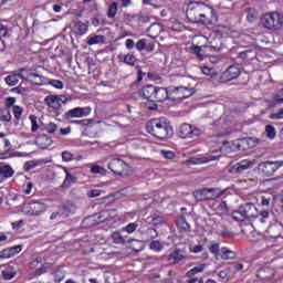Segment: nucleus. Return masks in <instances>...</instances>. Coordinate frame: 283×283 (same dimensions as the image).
<instances>
[{
    "mask_svg": "<svg viewBox=\"0 0 283 283\" xmlns=\"http://www.w3.org/2000/svg\"><path fill=\"white\" fill-rule=\"evenodd\" d=\"M212 14V19L218 21V17L213 14V9L202 2H189L186 17L190 23H201V25H213V20L209 19Z\"/></svg>",
    "mask_w": 283,
    "mask_h": 283,
    "instance_id": "1",
    "label": "nucleus"
},
{
    "mask_svg": "<svg viewBox=\"0 0 283 283\" xmlns=\"http://www.w3.org/2000/svg\"><path fill=\"white\" fill-rule=\"evenodd\" d=\"M146 129L148 134H151L155 138H159V140L169 138V136L174 134V128L168 124L165 117L151 119L146 125Z\"/></svg>",
    "mask_w": 283,
    "mask_h": 283,
    "instance_id": "2",
    "label": "nucleus"
},
{
    "mask_svg": "<svg viewBox=\"0 0 283 283\" xmlns=\"http://www.w3.org/2000/svg\"><path fill=\"white\" fill-rule=\"evenodd\" d=\"M260 216L258 207L253 202H247L239 207L237 211L232 212V220L243 222V220H255Z\"/></svg>",
    "mask_w": 283,
    "mask_h": 283,
    "instance_id": "3",
    "label": "nucleus"
},
{
    "mask_svg": "<svg viewBox=\"0 0 283 283\" xmlns=\"http://www.w3.org/2000/svg\"><path fill=\"white\" fill-rule=\"evenodd\" d=\"M261 23L271 32H280L283 28V14L277 11L265 13L261 18Z\"/></svg>",
    "mask_w": 283,
    "mask_h": 283,
    "instance_id": "4",
    "label": "nucleus"
},
{
    "mask_svg": "<svg viewBox=\"0 0 283 283\" xmlns=\"http://www.w3.org/2000/svg\"><path fill=\"white\" fill-rule=\"evenodd\" d=\"M223 193L224 190L220 188H201L193 191V198L199 202H206L209 200H218Z\"/></svg>",
    "mask_w": 283,
    "mask_h": 283,
    "instance_id": "5",
    "label": "nucleus"
},
{
    "mask_svg": "<svg viewBox=\"0 0 283 283\" xmlns=\"http://www.w3.org/2000/svg\"><path fill=\"white\" fill-rule=\"evenodd\" d=\"M107 167L116 176H129V174H132V168L129 165L120 158H113L108 163Z\"/></svg>",
    "mask_w": 283,
    "mask_h": 283,
    "instance_id": "6",
    "label": "nucleus"
},
{
    "mask_svg": "<svg viewBox=\"0 0 283 283\" xmlns=\"http://www.w3.org/2000/svg\"><path fill=\"white\" fill-rule=\"evenodd\" d=\"M251 167H253V161L243 159L237 164L230 165L228 167V174H231V176H242V174L251 169Z\"/></svg>",
    "mask_w": 283,
    "mask_h": 283,
    "instance_id": "7",
    "label": "nucleus"
},
{
    "mask_svg": "<svg viewBox=\"0 0 283 283\" xmlns=\"http://www.w3.org/2000/svg\"><path fill=\"white\" fill-rule=\"evenodd\" d=\"M280 167H283V160L280 161H265L261 163L259 165V169L262 174V176H265L269 178L270 176H273L275 171L279 170Z\"/></svg>",
    "mask_w": 283,
    "mask_h": 283,
    "instance_id": "8",
    "label": "nucleus"
},
{
    "mask_svg": "<svg viewBox=\"0 0 283 283\" xmlns=\"http://www.w3.org/2000/svg\"><path fill=\"white\" fill-rule=\"evenodd\" d=\"M202 134L198 127L190 124H182L180 126V136L181 138H198Z\"/></svg>",
    "mask_w": 283,
    "mask_h": 283,
    "instance_id": "9",
    "label": "nucleus"
},
{
    "mask_svg": "<svg viewBox=\"0 0 283 283\" xmlns=\"http://www.w3.org/2000/svg\"><path fill=\"white\" fill-rule=\"evenodd\" d=\"M241 74L239 65H230L227 71L221 74V83H229V81H235Z\"/></svg>",
    "mask_w": 283,
    "mask_h": 283,
    "instance_id": "10",
    "label": "nucleus"
},
{
    "mask_svg": "<svg viewBox=\"0 0 283 283\" xmlns=\"http://www.w3.org/2000/svg\"><path fill=\"white\" fill-rule=\"evenodd\" d=\"M44 103L53 109H61V105H65L67 103V98L65 95H49L44 98Z\"/></svg>",
    "mask_w": 283,
    "mask_h": 283,
    "instance_id": "11",
    "label": "nucleus"
},
{
    "mask_svg": "<svg viewBox=\"0 0 283 283\" xmlns=\"http://www.w3.org/2000/svg\"><path fill=\"white\" fill-rule=\"evenodd\" d=\"M202 48H206V50H210L212 52H220L222 50V39L221 38H214L209 46H196L195 52L199 59H205V55H202L201 50Z\"/></svg>",
    "mask_w": 283,
    "mask_h": 283,
    "instance_id": "12",
    "label": "nucleus"
},
{
    "mask_svg": "<svg viewBox=\"0 0 283 283\" xmlns=\"http://www.w3.org/2000/svg\"><path fill=\"white\" fill-rule=\"evenodd\" d=\"M193 95V88H187L185 86L175 87L170 92V96L172 101H182V98H189V96Z\"/></svg>",
    "mask_w": 283,
    "mask_h": 283,
    "instance_id": "13",
    "label": "nucleus"
},
{
    "mask_svg": "<svg viewBox=\"0 0 283 283\" xmlns=\"http://www.w3.org/2000/svg\"><path fill=\"white\" fill-rule=\"evenodd\" d=\"M92 113V108L90 107H75L70 109L65 116L66 118H85V116H90Z\"/></svg>",
    "mask_w": 283,
    "mask_h": 283,
    "instance_id": "14",
    "label": "nucleus"
},
{
    "mask_svg": "<svg viewBox=\"0 0 283 283\" xmlns=\"http://www.w3.org/2000/svg\"><path fill=\"white\" fill-rule=\"evenodd\" d=\"M46 209L48 206H45V203L34 201L29 203L27 213L29 216H41Z\"/></svg>",
    "mask_w": 283,
    "mask_h": 283,
    "instance_id": "15",
    "label": "nucleus"
},
{
    "mask_svg": "<svg viewBox=\"0 0 283 283\" xmlns=\"http://www.w3.org/2000/svg\"><path fill=\"white\" fill-rule=\"evenodd\" d=\"M21 78L23 81H29V83H31L32 85H43V76L39 75L36 73H30V74H25L23 73V70H21Z\"/></svg>",
    "mask_w": 283,
    "mask_h": 283,
    "instance_id": "16",
    "label": "nucleus"
},
{
    "mask_svg": "<svg viewBox=\"0 0 283 283\" xmlns=\"http://www.w3.org/2000/svg\"><path fill=\"white\" fill-rule=\"evenodd\" d=\"M256 277H260L263 282H271L275 277V270L273 268H262L258 271Z\"/></svg>",
    "mask_w": 283,
    "mask_h": 283,
    "instance_id": "17",
    "label": "nucleus"
},
{
    "mask_svg": "<svg viewBox=\"0 0 283 283\" xmlns=\"http://www.w3.org/2000/svg\"><path fill=\"white\" fill-rule=\"evenodd\" d=\"M155 92L156 86L147 85L140 88L137 94L140 98H145L146 101H154Z\"/></svg>",
    "mask_w": 283,
    "mask_h": 283,
    "instance_id": "18",
    "label": "nucleus"
},
{
    "mask_svg": "<svg viewBox=\"0 0 283 283\" xmlns=\"http://www.w3.org/2000/svg\"><path fill=\"white\" fill-rule=\"evenodd\" d=\"M168 98H171V93L169 94V91H167V88L155 86V95L153 101H156L157 103H163V101H167Z\"/></svg>",
    "mask_w": 283,
    "mask_h": 283,
    "instance_id": "19",
    "label": "nucleus"
},
{
    "mask_svg": "<svg viewBox=\"0 0 283 283\" xmlns=\"http://www.w3.org/2000/svg\"><path fill=\"white\" fill-rule=\"evenodd\" d=\"M258 56V48L251 46L250 49H247L239 53V59L242 61H253Z\"/></svg>",
    "mask_w": 283,
    "mask_h": 283,
    "instance_id": "20",
    "label": "nucleus"
},
{
    "mask_svg": "<svg viewBox=\"0 0 283 283\" xmlns=\"http://www.w3.org/2000/svg\"><path fill=\"white\" fill-rule=\"evenodd\" d=\"M251 143H253V138H243L233 142V147H235L239 151H247V149H251Z\"/></svg>",
    "mask_w": 283,
    "mask_h": 283,
    "instance_id": "21",
    "label": "nucleus"
},
{
    "mask_svg": "<svg viewBox=\"0 0 283 283\" xmlns=\"http://www.w3.org/2000/svg\"><path fill=\"white\" fill-rule=\"evenodd\" d=\"M182 260H185V251L182 250H175L168 255V262L170 264H178V262H182Z\"/></svg>",
    "mask_w": 283,
    "mask_h": 283,
    "instance_id": "22",
    "label": "nucleus"
},
{
    "mask_svg": "<svg viewBox=\"0 0 283 283\" xmlns=\"http://www.w3.org/2000/svg\"><path fill=\"white\" fill-rule=\"evenodd\" d=\"M0 269L3 280H12L17 275V270L12 265H1Z\"/></svg>",
    "mask_w": 283,
    "mask_h": 283,
    "instance_id": "23",
    "label": "nucleus"
},
{
    "mask_svg": "<svg viewBox=\"0 0 283 283\" xmlns=\"http://www.w3.org/2000/svg\"><path fill=\"white\" fill-rule=\"evenodd\" d=\"M161 32L163 25H160L159 23H153L147 30V34L148 36H150V39H158Z\"/></svg>",
    "mask_w": 283,
    "mask_h": 283,
    "instance_id": "24",
    "label": "nucleus"
},
{
    "mask_svg": "<svg viewBox=\"0 0 283 283\" xmlns=\"http://www.w3.org/2000/svg\"><path fill=\"white\" fill-rule=\"evenodd\" d=\"M20 251H21V245L10 248V249H7V250H2L0 252V259L1 260H8V259L12 258V255H17V253H19Z\"/></svg>",
    "mask_w": 283,
    "mask_h": 283,
    "instance_id": "25",
    "label": "nucleus"
},
{
    "mask_svg": "<svg viewBox=\"0 0 283 283\" xmlns=\"http://www.w3.org/2000/svg\"><path fill=\"white\" fill-rule=\"evenodd\" d=\"M0 176L2 178H12L14 176V169L10 165L0 163Z\"/></svg>",
    "mask_w": 283,
    "mask_h": 283,
    "instance_id": "26",
    "label": "nucleus"
},
{
    "mask_svg": "<svg viewBox=\"0 0 283 283\" xmlns=\"http://www.w3.org/2000/svg\"><path fill=\"white\" fill-rule=\"evenodd\" d=\"M177 227L181 233H189V231H191V226H189L185 217H180L177 220Z\"/></svg>",
    "mask_w": 283,
    "mask_h": 283,
    "instance_id": "27",
    "label": "nucleus"
},
{
    "mask_svg": "<svg viewBox=\"0 0 283 283\" xmlns=\"http://www.w3.org/2000/svg\"><path fill=\"white\" fill-rule=\"evenodd\" d=\"M52 143H53L52 138L44 135L39 139V142L35 143V145H38L40 149H48V147L52 146Z\"/></svg>",
    "mask_w": 283,
    "mask_h": 283,
    "instance_id": "28",
    "label": "nucleus"
},
{
    "mask_svg": "<svg viewBox=\"0 0 283 283\" xmlns=\"http://www.w3.org/2000/svg\"><path fill=\"white\" fill-rule=\"evenodd\" d=\"M76 206L74 203H65L62 209V216L65 218L72 216V213H75Z\"/></svg>",
    "mask_w": 283,
    "mask_h": 283,
    "instance_id": "29",
    "label": "nucleus"
},
{
    "mask_svg": "<svg viewBox=\"0 0 283 283\" xmlns=\"http://www.w3.org/2000/svg\"><path fill=\"white\" fill-rule=\"evenodd\" d=\"M45 163H48L45 159H40V160H31V161H27L24 164V170L25 171H30L31 169H34V167H39V165H45Z\"/></svg>",
    "mask_w": 283,
    "mask_h": 283,
    "instance_id": "30",
    "label": "nucleus"
},
{
    "mask_svg": "<svg viewBox=\"0 0 283 283\" xmlns=\"http://www.w3.org/2000/svg\"><path fill=\"white\" fill-rule=\"evenodd\" d=\"M21 78L20 74H12L6 77V83L9 85V87H14L19 83V80Z\"/></svg>",
    "mask_w": 283,
    "mask_h": 283,
    "instance_id": "31",
    "label": "nucleus"
},
{
    "mask_svg": "<svg viewBox=\"0 0 283 283\" xmlns=\"http://www.w3.org/2000/svg\"><path fill=\"white\" fill-rule=\"evenodd\" d=\"M221 260H235V252L221 248Z\"/></svg>",
    "mask_w": 283,
    "mask_h": 283,
    "instance_id": "32",
    "label": "nucleus"
},
{
    "mask_svg": "<svg viewBox=\"0 0 283 283\" xmlns=\"http://www.w3.org/2000/svg\"><path fill=\"white\" fill-rule=\"evenodd\" d=\"M0 120L3 123H10V120H12V114H10V109H0Z\"/></svg>",
    "mask_w": 283,
    "mask_h": 283,
    "instance_id": "33",
    "label": "nucleus"
},
{
    "mask_svg": "<svg viewBox=\"0 0 283 283\" xmlns=\"http://www.w3.org/2000/svg\"><path fill=\"white\" fill-rule=\"evenodd\" d=\"M128 243L130 244V249H133V251H135L136 253H138V251L144 248L143 241L136 239L129 240Z\"/></svg>",
    "mask_w": 283,
    "mask_h": 283,
    "instance_id": "34",
    "label": "nucleus"
},
{
    "mask_svg": "<svg viewBox=\"0 0 283 283\" xmlns=\"http://www.w3.org/2000/svg\"><path fill=\"white\" fill-rule=\"evenodd\" d=\"M66 177L64 179V182L62 187H70L71 185H74L76 182V177L70 174V171L65 170Z\"/></svg>",
    "mask_w": 283,
    "mask_h": 283,
    "instance_id": "35",
    "label": "nucleus"
},
{
    "mask_svg": "<svg viewBox=\"0 0 283 283\" xmlns=\"http://www.w3.org/2000/svg\"><path fill=\"white\" fill-rule=\"evenodd\" d=\"M98 43H105L104 35H95L87 40V45H98Z\"/></svg>",
    "mask_w": 283,
    "mask_h": 283,
    "instance_id": "36",
    "label": "nucleus"
},
{
    "mask_svg": "<svg viewBox=\"0 0 283 283\" xmlns=\"http://www.w3.org/2000/svg\"><path fill=\"white\" fill-rule=\"evenodd\" d=\"M201 72L206 76H210V78H216V76H218V71H216V69H213V67L203 66L201 69Z\"/></svg>",
    "mask_w": 283,
    "mask_h": 283,
    "instance_id": "37",
    "label": "nucleus"
},
{
    "mask_svg": "<svg viewBox=\"0 0 283 283\" xmlns=\"http://www.w3.org/2000/svg\"><path fill=\"white\" fill-rule=\"evenodd\" d=\"M118 12V3L112 2L108 7L107 17L108 19H114Z\"/></svg>",
    "mask_w": 283,
    "mask_h": 283,
    "instance_id": "38",
    "label": "nucleus"
},
{
    "mask_svg": "<svg viewBox=\"0 0 283 283\" xmlns=\"http://www.w3.org/2000/svg\"><path fill=\"white\" fill-rule=\"evenodd\" d=\"M247 19L250 23H253L258 19V10L254 8L247 9Z\"/></svg>",
    "mask_w": 283,
    "mask_h": 283,
    "instance_id": "39",
    "label": "nucleus"
},
{
    "mask_svg": "<svg viewBox=\"0 0 283 283\" xmlns=\"http://www.w3.org/2000/svg\"><path fill=\"white\" fill-rule=\"evenodd\" d=\"M112 240L114 244H125V237L120 235V232H113L112 233Z\"/></svg>",
    "mask_w": 283,
    "mask_h": 283,
    "instance_id": "40",
    "label": "nucleus"
},
{
    "mask_svg": "<svg viewBox=\"0 0 283 283\" xmlns=\"http://www.w3.org/2000/svg\"><path fill=\"white\" fill-rule=\"evenodd\" d=\"M205 269H207V265H205V264L195 266L193 269H191L190 271L187 272V275H188V277H192V275H196L197 273H202V271H205Z\"/></svg>",
    "mask_w": 283,
    "mask_h": 283,
    "instance_id": "41",
    "label": "nucleus"
},
{
    "mask_svg": "<svg viewBox=\"0 0 283 283\" xmlns=\"http://www.w3.org/2000/svg\"><path fill=\"white\" fill-rule=\"evenodd\" d=\"M265 134H266L268 138H270V140H273V138H275L277 133L275 132V127H273L272 125H266Z\"/></svg>",
    "mask_w": 283,
    "mask_h": 283,
    "instance_id": "42",
    "label": "nucleus"
},
{
    "mask_svg": "<svg viewBox=\"0 0 283 283\" xmlns=\"http://www.w3.org/2000/svg\"><path fill=\"white\" fill-rule=\"evenodd\" d=\"M145 235L149 240H156V238H158V231H156V229H154V228H149L146 230Z\"/></svg>",
    "mask_w": 283,
    "mask_h": 283,
    "instance_id": "43",
    "label": "nucleus"
},
{
    "mask_svg": "<svg viewBox=\"0 0 283 283\" xmlns=\"http://www.w3.org/2000/svg\"><path fill=\"white\" fill-rule=\"evenodd\" d=\"M269 211L266 210H263L261 211L258 217L260 218L259 221L262 223V224H266V222H269Z\"/></svg>",
    "mask_w": 283,
    "mask_h": 283,
    "instance_id": "44",
    "label": "nucleus"
},
{
    "mask_svg": "<svg viewBox=\"0 0 283 283\" xmlns=\"http://www.w3.org/2000/svg\"><path fill=\"white\" fill-rule=\"evenodd\" d=\"M124 63H126V65H130L134 67V65L136 64V56L132 54H126L124 56Z\"/></svg>",
    "mask_w": 283,
    "mask_h": 283,
    "instance_id": "45",
    "label": "nucleus"
},
{
    "mask_svg": "<svg viewBox=\"0 0 283 283\" xmlns=\"http://www.w3.org/2000/svg\"><path fill=\"white\" fill-rule=\"evenodd\" d=\"M62 160L64 163H72V160H74V155L71 151L64 150L62 153Z\"/></svg>",
    "mask_w": 283,
    "mask_h": 283,
    "instance_id": "46",
    "label": "nucleus"
},
{
    "mask_svg": "<svg viewBox=\"0 0 283 283\" xmlns=\"http://www.w3.org/2000/svg\"><path fill=\"white\" fill-rule=\"evenodd\" d=\"M149 247L151 251H163V243L158 240L151 241Z\"/></svg>",
    "mask_w": 283,
    "mask_h": 283,
    "instance_id": "47",
    "label": "nucleus"
},
{
    "mask_svg": "<svg viewBox=\"0 0 283 283\" xmlns=\"http://www.w3.org/2000/svg\"><path fill=\"white\" fill-rule=\"evenodd\" d=\"M160 154L167 160H174V158H176V153L171 150H161Z\"/></svg>",
    "mask_w": 283,
    "mask_h": 283,
    "instance_id": "48",
    "label": "nucleus"
},
{
    "mask_svg": "<svg viewBox=\"0 0 283 283\" xmlns=\"http://www.w3.org/2000/svg\"><path fill=\"white\" fill-rule=\"evenodd\" d=\"M54 279L56 283H61L63 282V280H65V273H63V271L61 270H56L54 272Z\"/></svg>",
    "mask_w": 283,
    "mask_h": 283,
    "instance_id": "49",
    "label": "nucleus"
},
{
    "mask_svg": "<svg viewBox=\"0 0 283 283\" xmlns=\"http://www.w3.org/2000/svg\"><path fill=\"white\" fill-rule=\"evenodd\" d=\"M22 114H23V108L17 105L13 106V116L14 118H17V120H21Z\"/></svg>",
    "mask_w": 283,
    "mask_h": 283,
    "instance_id": "50",
    "label": "nucleus"
},
{
    "mask_svg": "<svg viewBox=\"0 0 283 283\" xmlns=\"http://www.w3.org/2000/svg\"><path fill=\"white\" fill-rule=\"evenodd\" d=\"M30 120H31V132H39V124H36V116L35 115H30Z\"/></svg>",
    "mask_w": 283,
    "mask_h": 283,
    "instance_id": "51",
    "label": "nucleus"
},
{
    "mask_svg": "<svg viewBox=\"0 0 283 283\" xmlns=\"http://www.w3.org/2000/svg\"><path fill=\"white\" fill-rule=\"evenodd\" d=\"M211 160H216V157H210V158L203 157V158L197 159V161H191V163L192 165H205Z\"/></svg>",
    "mask_w": 283,
    "mask_h": 283,
    "instance_id": "52",
    "label": "nucleus"
},
{
    "mask_svg": "<svg viewBox=\"0 0 283 283\" xmlns=\"http://www.w3.org/2000/svg\"><path fill=\"white\" fill-rule=\"evenodd\" d=\"M136 229H138V223L136 222L129 223L124 228V230H126L127 233H134Z\"/></svg>",
    "mask_w": 283,
    "mask_h": 283,
    "instance_id": "53",
    "label": "nucleus"
},
{
    "mask_svg": "<svg viewBox=\"0 0 283 283\" xmlns=\"http://www.w3.org/2000/svg\"><path fill=\"white\" fill-rule=\"evenodd\" d=\"M209 251L210 253H212V255H218V253H220V244L219 243H213L209 247Z\"/></svg>",
    "mask_w": 283,
    "mask_h": 283,
    "instance_id": "54",
    "label": "nucleus"
},
{
    "mask_svg": "<svg viewBox=\"0 0 283 283\" xmlns=\"http://www.w3.org/2000/svg\"><path fill=\"white\" fill-rule=\"evenodd\" d=\"M147 48V40L145 39H142L139 40L137 43H136V49L139 51V52H143V50H145Z\"/></svg>",
    "mask_w": 283,
    "mask_h": 283,
    "instance_id": "55",
    "label": "nucleus"
},
{
    "mask_svg": "<svg viewBox=\"0 0 283 283\" xmlns=\"http://www.w3.org/2000/svg\"><path fill=\"white\" fill-rule=\"evenodd\" d=\"M49 85H52L55 90H63V82L59 80H51Z\"/></svg>",
    "mask_w": 283,
    "mask_h": 283,
    "instance_id": "56",
    "label": "nucleus"
},
{
    "mask_svg": "<svg viewBox=\"0 0 283 283\" xmlns=\"http://www.w3.org/2000/svg\"><path fill=\"white\" fill-rule=\"evenodd\" d=\"M76 28H77L80 34H85V32H87V24H85V23H83L81 21H78L76 23Z\"/></svg>",
    "mask_w": 283,
    "mask_h": 283,
    "instance_id": "57",
    "label": "nucleus"
},
{
    "mask_svg": "<svg viewBox=\"0 0 283 283\" xmlns=\"http://www.w3.org/2000/svg\"><path fill=\"white\" fill-rule=\"evenodd\" d=\"M147 109H158V104H156V99H147L146 102Z\"/></svg>",
    "mask_w": 283,
    "mask_h": 283,
    "instance_id": "58",
    "label": "nucleus"
},
{
    "mask_svg": "<svg viewBox=\"0 0 283 283\" xmlns=\"http://www.w3.org/2000/svg\"><path fill=\"white\" fill-rule=\"evenodd\" d=\"M92 174H101V176H105V168L101 166H93L91 169Z\"/></svg>",
    "mask_w": 283,
    "mask_h": 283,
    "instance_id": "59",
    "label": "nucleus"
},
{
    "mask_svg": "<svg viewBox=\"0 0 283 283\" xmlns=\"http://www.w3.org/2000/svg\"><path fill=\"white\" fill-rule=\"evenodd\" d=\"M73 125H81L82 127H86V125H90L92 123V119H80V120H73Z\"/></svg>",
    "mask_w": 283,
    "mask_h": 283,
    "instance_id": "60",
    "label": "nucleus"
},
{
    "mask_svg": "<svg viewBox=\"0 0 283 283\" xmlns=\"http://www.w3.org/2000/svg\"><path fill=\"white\" fill-rule=\"evenodd\" d=\"M218 209L219 211H223V213H229V206L227 205V201H221Z\"/></svg>",
    "mask_w": 283,
    "mask_h": 283,
    "instance_id": "61",
    "label": "nucleus"
},
{
    "mask_svg": "<svg viewBox=\"0 0 283 283\" xmlns=\"http://www.w3.org/2000/svg\"><path fill=\"white\" fill-rule=\"evenodd\" d=\"M56 129H57V126H56V124H54V123H50V124H48V126H46V132H48L49 134H54V132H56Z\"/></svg>",
    "mask_w": 283,
    "mask_h": 283,
    "instance_id": "62",
    "label": "nucleus"
},
{
    "mask_svg": "<svg viewBox=\"0 0 283 283\" xmlns=\"http://www.w3.org/2000/svg\"><path fill=\"white\" fill-rule=\"evenodd\" d=\"M154 227H158V224H165V219L163 217H155L153 218Z\"/></svg>",
    "mask_w": 283,
    "mask_h": 283,
    "instance_id": "63",
    "label": "nucleus"
},
{
    "mask_svg": "<svg viewBox=\"0 0 283 283\" xmlns=\"http://www.w3.org/2000/svg\"><path fill=\"white\" fill-rule=\"evenodd\" d=\"M98 196H101V190H98V189L91 190L88 192V198H98Z\"/></svg>",
    "mask_w": 283,
    "mask_h": 283,
    "instance_id": "64",
    "label": "nucleus"
}]
</instances>
